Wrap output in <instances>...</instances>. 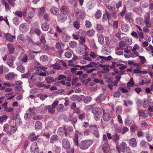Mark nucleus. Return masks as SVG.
<instances>
[{
	"label": "nucleus",
	"mask_w": 153,
	"mask_h": 153,
	"mask_svg": "<svg viewBox=\"0 0 153 153\" xmlns=\"http://www.w3.org/2000/svg\"><path fill=\"white\" fill-rule=\"evenodd\" d=\"M106 7L108 10L112 11L109 12L105 10V13H104L102 18V22H104L108 20V22L111 20L112 18L116 19L117 17V12L115 11V7L114 5H111L110 4H106Z\"/></svg>",
	"instance_id": "1"
},
{
	"label": "nucleus",
	"mask_w": 153,
	"mask_h": 153,
	"mask_svg": "<svg viewBox=\"0 0 153 153\" xmlns=\"http://www.w3.org/2000/svg\"><path fill=\"white\" fill-rule=\"evenodd\" d=\"M150 17L149 13L146 12L144 16V20H143V18L139 17L136 19V22L138 24L141 25H143L144 23L147 28H150L151 27V25L150 22Z\"/></svg>",
	"instance_id": "2"
},
{
	"label": "nucleus",
	"mask_w": 153,
	"mask_h": 153,
	"mask_svg": "<svg viewBox=\"0 0 153 153\" xmlns=\"http://www.w3.org/2000/svg\"><path fill=\"white\" fill-rule=\"evenodd\" d=\"M3 131L6 132V134L9 137L13 136V134L16 132L17 129V126H13L11 125L9 126L8 124L6 123L4 125Z\"/></svg>",
	"instance_id": "3"
},
{
	"label": "nucleus",
	"mask_w": 153,
	"mask_h": 153,
	"mask_svg": "<svg viewBox=\"0 0 153 153\" xmlns=\"http://www.w3.org/2000/svg\"><path fill=\"white\" fill-rule=\"evenodd\" d=\"M93 142L94 141L92 140H82L79 143V148L81 149L85 150L88 149Z\"/></svg>",
	"instance_id": "4"
},
{
	"label": "nucleus",
	"mask_w": 153,
	"mask_h": 153,
	"mask_svg": "<svg viewBox=\"0 0 153 153\" xmlns=\"http://www.w3.org/2000/svg\"><path fill=\"white\" fill-rule=\"evenodd\" d=\"M107 137L109 140L111 139L116 143H118L120 140V134L115 133L112 135L111 133H107Z\"/></svg>",
	"instance_id": "5"
},
{
	"label": "nucleus",
	"mask_w": 153,
	"mask_h": 153,
	"mask_svg": "<svg viewBox=\"0 0 153 153\" xmlns=\"http://www.w3.org/2000/svg\"><path fill=\"white\" fill-rule=\"evenodd\" d=\"M16 0H7L8 2L5 0L2 1V3L5 7V9L6 11L10 10V5L12 7H14L15 6L14 2Z\"/></svg>",
	"instance_id": "6"
},
{
	"label": "nucleus",
	"mask_w": 153,
	"mask_h": 153,
	"mask_svg": "<svg viewBox=\"0 0 153 153\" xmlns=\"http://www.w3.org/2000/svg\"><path fill=\"white\" fill-rule=\"evenodd\" d=\"M89 128L91 133L96 137L99 138V132L97 126L96 125H90Z\"/></svg>",
	"instance_id": "7"
},
{
	"label": "nucleus",
	"mask_w": 153,
	"mask_h": 153,
	"mask_svg": "<svg viewBox=\"0 0 153 153\" xmlns=\"http://www.w3.org/2000/svg\"><path fill=\"white\" fill-rule=\"evenodd\" d=\"M82 132H79L78 131L76 130L75 134L73 140L75 145L78 146L79 145L78 142L79 136L81 137L83 136Z\"/></svg>",
	"instance_id": "8"
},
{
	"label": "nucleus",
	"mask_w": 153,
	"mask_h": 153,
	"mask_svg": "<svg viewBox=\"0 0 153 153\" xmlns=\"http://www.w3.org/2000/svg\"><path fill=\"white\" fill-rule=\"evenodd\" d=\"M131 35L136 39L139 38V41L144 38L143 33L142 32H139L137 33L136 32L133 31L131 33Z\"/></svg>",
	"instance_id": "9"
},
{
	"label": "nucleus",
	"mask_w": 153,
	"mask_h": 153,
	"mask_svg": "<svg viewBox=\"0 0 153 153\" xmlns=\"http://www.w3.org/2000/svg\"><path fill=\"white\" fill-rule=\"evenodd\" d=\"M39 149L38 147L37 143L36 142H33L31 145L30 148V152L31 153H39Z\"/></svg>",
	"instance_id": "10"
},
{
	"label": "nucleus",
	"mask_w": 153,
	"mask_h": 153,
	"mask_svg": "<svg viewBox=\"0 0 153 153\" xmlns=\"http://www.w3.org/2000/svg\"><path fill=\"white\" fill-rule=\"evenodd\" d=\"M129 148L128 147H127L126 143L124 142L121 143L119 147H116L119 153H121V152H123L124 151H125Z\"/></svg>",
	"instance_id": "11"
},
{
	"label": "nucleus",
	"mask_w": 153,
	"mask_h": 153,
	"mask_svg": "<svg viewBox=\"0 0 153 153\" xmlns=\"http://www.w3.org/2000/svg\"><path fill=\"white\" fill-rule=\"evenodd\" d=\"M4 37L6 40L11 42H13L16 39L15 35H12L8 33H6L4 34Z\"/></svg>",
	"instance_id": "12"
},
{
	"label": "nucleus",
	"mask_w": 153,
	"mask_h": 153,
	"mask_svg": "<svg viewBox=\"0 0 153 153\" xmlns=\"http://www.w3.org/2000/svg\"><path fill=\"white\" fill-rule=\"evenodd\" d=\"M58 21L60 23H63L67 19V16L63 13H60L57 16Z\"/></svg>",
	"instance_id": "13"
},
{
	"label": "nucleus",
	"mask_w": 153,
	"mask_h": 153,
	"mask_svg": "<svg viewBox=\"0 0 153 153\" xmlns=\"http://www.w3.org/2000/svg\"><path fill=\"white\" fill-rule=\"evenodd\" d=\"M111 115L103 109L102 118L103 120L105 122H108L111 120Z\"/></svg>",
	"instance_id": "14"
},
{
	"label": "nucleus",
	"mask_w": 153,
	"mask_h": 153,
	"mask_svg": "<svg viewBox=\"0 0 153 153\" xmlns=\"http://www.w3.org/2000/svg\"><path fill=\"white\" fill-rule=\"evenodd\" d=\"M73 128L72 127L65 126V134L66 137L72 134L73 131Z\"/></svg>",
	"instance_id": "15"
},
{
	"label": "nucleus",
	"mask_w": 153,
	"mask_h": 153,
	"mask_svg": "<svg viewBox=\"0 0 153 153\" xmlns=\"http://www.w3.org/2000/svg\"><path fill=\"white\" fill-rule=\"evenodd\" d=\"M62 146L65 149H67L70 146V144L67 138L63 139L62 140Z\"/></svg>",
	"instance_id": "16"
},
{
	"label": "nucleus",
	"mask_w": 153,
	"mask_h": 153,
	"mask_svg": "<svg viewBox=\"0 0 153 153\" xmlns=\"http://www.w3.org/2000/svg\"><path fill=\"white\" fill-rule=\"evenodd\" d=\"M110 149V145L108 142L105 143L103 144L102 149L104 153H108Z\"/></svg>",
	"instance_id": "17"
},
{
	"label": "nucleus",
	"mask_w": 153,
	"mask_h": 153,
	"mask_svg": "<svg viewBox=\"0 0 153 153\" xmlns=\"http://www.w3.org/2000/svg\"><path fill=\"white\" fill-rule=\"evenodd\" d=\"M61 13H63L65 15L68 14L69 13V9L65 5H62L60 8Z\"/></svg>",
	"instance_id": "18"
},
{
	"label": "nucleus",
	"mask_w": 153,
	"mask_h": 153,
	"mask_svg": "<svg viewBox=\"0 0 153 153\" xmlns=\"http://www.w3.org/2000/svg\"><path fill=\"white\" fill-rule=\"evenodd\" d=\"M132 13L131 12L127 13L125 15V18L126 20L128 22L130 23L133 22V19L132 18Z\"/></svg>",
	"instance_id": "19"
},
{
	"label": "nucleus",
	"mask_w": 153,
	"mask_h": 153,
	"mask_svg": "<svg viewBox=\"0 0 153 153\" xmlns=\"http://www.w3.org/2000/svg\"><path fill=\"white\" fill-rule=\"evenodd\" d=\"M39 137V135H36L34 132H32L30 134L28 139L31 141L34 142L36 141Z\"/></svg>",
	"instance_id": "20"
},
{
	"label": "nucleus",
	"mask_w": 153,
	"mask_h": 153,
	"mask_svg": "<svg viewBox=\"0 0 153 153\" xmlns=\"http://www.w3.org/2000/svg\"><path fill=\"white\" fill-rule=\"evenodd\" d=\"M7 47L9 51V53L12 54L14 52L15 47H14L13 44L10 42L7 45Z\"/></svg>",
	"instance_id": "21"
},
{
	"label": "nucleus",
	"mask_w": 153,
	"mask_h": 153,
	"mask_svg": "<svg viewBox=\"0 0 153 153\" xmlns=\"http://www.w3.org/2000/svg\"><path fill=\"white\" fill-rule=\"evenodd\" d=\"M91 111L94 114H101L102 113V109L99 107H96L93 108Z\"/></svg>",
	"instance_id": "22"
},
{
	"label": "nucleus",
	"mask_w": 153,
	"mask_h": 153,
	"mask_svg": "<svg viewBox=\"0 0 153 153\" xmlns=\"http://www.w3.org/2000/svg\"><path fill=\"white\" fill-rule=\"evenodd\" d=\"M17 75L13 72L8 73L5 76L6 78L8 80H11L15 77L17 76Z\"/></svg>",
	"instance_id": "23"
},
{
	"label": "nucleus",
	"mask_w": 153,
	"mask_h": 153,
	"mask_svg": "<svg viewBox=\"0 0 153 153\" xmlns=\"http://www.w3.org/2000/svg\"><path fill=\"white\" fill-rule=\"evenodd\" d=\"M129 144L130 146L133 148L136 147L137 146V142L135 138H132L129 140Z\"/></svg>",
	"instance_id": "24"
},
{
	"label": "nucleus",
	"mask_w": 153,
	"mask_h": 153,
	"mask_svg": "<svg viewBox=\"0 0 153 153\" xmlns=\"http://www.w3.org/2000/svg\"><path fill=\"white\" fill-rule=\"evenodd\" d=\"M138 113L139 116L143 119H145L148 117V115L146 114L143 110H139Z\"/></svg>",
	"instance_id": "25"
},
{
	"label": "nucleus",
	"mask_w": 153,
	"mask_h": 153,
	"mask_svg": "<svg viewBox=\"0 0 153 153\" xmlns=\"http://www.w3.org/2000/svg\"><path fill=\"white\" fill-rule=\"evenodd\" d=\"M106 97L103 94H100L96 99L95 100L97 103H99L100 102L104 100Z\"/></svg>",
	"instance_id": "26"
},
{
	"label": "nucleus",
	"mask_w": 153,
	"mask_h": 153,
	"mask_svg": "<svg viewBox=\"0 0 153 153\" xmlns=\"http://www.w3.org/2000/svg\"><path fill=\"white\" fill-rule=\"evenodd\" d=\"M27 27V25L26 23H23L20 25L19 28L22 32H26L28 29Z\"/></svg>",
	"instance_id": "27"
},
{
	"label": "nucleus",
	"mask_w": 153,
	"mask_h": 153,
	"mask_svg": "<svg viewBox=\"0 0 153 153\" xmlns=\"http://www.w3.org/2000/svg\"><path fill=\"white\" fill-rule=\"evenodd\" d=\"M59 140L58 136L56 135H53L50 138V142L51 143H54Z\"/></svg>",
	"instance_id": "28"
},
{
	"label": "nucleus",
	"mask_w": 153,
	"mask_h": 153,
	"mask_svg": "<svg viewBox=\"0 0 153 153\" xmlns=\"http://www.w3.org/2000/svg\"><path fill=\"white\" fill-rule=\"evenodd\" d=\"M61 36L62 41L65 42H68L70 39V36L67 34L65 32L62 33Z\"/></svg>",
	"instance_id": "29"
},
{
	"label": "nucleus",
	"mask_w": 153,
	"mask_h": 153,
	"mask_svg": "<svg viewBox=\"0 0 153 153\" xmlns=\"http://www.w3.org/2000/svg\"><path fill=\"white\" fill-rule=\"evenodd\" d=\"M50 12L53 15L56 16L58 14L59 9L56 7L52 6L50 9Z\"/></svg>",
	"instance_id": "30"
},
{
	"label": "nucleus",
	"mask_w": 153,
	"mask_h": 153,
	"mask_svg": "<svg viewBox=\"0 0 153 153\" xmlns=\"http://www.w3.org/2000/svg\"><path fill=\"white\" fill-rule=\"evenodd\" d=\"M32 114V118L34 120H42L43 118L42 116L37 115L35 112H33Z\"/></svg>",
	"instance_id": "31"
},
{
	"label": "nucleus",
	"mask_w": 153,
	"mask_h": 153,
	"mask_svg": "<svg viewBox=\"0 0 153 153\" xmlns=\"http://www.w3.org/2000/svg\"><path fill=\"white\" fill-rule=\"evenodd\" d=\"M49 24L46 22H44L41 25L42 29L44 31H48L49 28Z\"/></svg>",
	"instance_id": "32"
},
{
	"label": "nucleus",
	"mask_w": 153,
	"mask_h": 153,
	"mask_svg": "<svg viewBox=\"0 0 153 153\" xmlns=\"http://www.w3.org/2000/svg\"><path fill=\"white\" fill-rule=\"evenodd\" d=\"M56 79L51 76H48L45 79L46 82L48 84H51L56 81Z\"/></svg>",
	"instance_id": "33"
},
{
	"label": "nucleus",
	"mask_w": 153,
	"mask_h": 153,
	"mask_svg": "<svg viewBox=\"0 0 153 153\" xmlns=\"http://www.w3.org/2000/svg\"><path fill=\"white\" fill-rule=\"evenodd\" d=\"M75 15L77 16L78 15L79 17H78L77 19L79 20H80L82 18V12L81 10L79 8H77L75 11Z\"/></svg>",
	"instance_id": "34"
},
{
	"label": "nucleus",
	"mask_w": 153,
	"mask_h": 153,
	"mask_svg": "<svg viewBox=\"0 0 153 153\" xmlns=\"http://www.w3.org/2000/svg\"><path fill=\"white\" fill-rule=\"evenodd\" d=\"M140 145L141 147L144 149L148 148L150 144L144 140L141 141L140 142Z\"/></svg>",
	"instance_id": "35"
},
{
	"label": "nucleus",
	"mask_w": 153,
	"mask_h": 153,
	"mask_svg": "<svg viewBox=\"0 0 153 153\" xmlns=\"http://www.w3.org/2000/svg\"><path fill=\"white\" fill-rule=\"evenodd\" d=\"M97 61L98 63H103L106 61V58L103 56H100L97 58Z\"/></svg>",
	"instance_id": "36"
},
{
	"label": "nucleus",
	"mask_w": 153,
	"mask_h": 153,
	"mask_svg": "<svg viewBox=\"0 0 153 153\" xmlns=\"http://www.w3.org/2000/svg\"><path fill=\"white\" fill-rule=\"evenodd\" d=\"M96 29L97 32L100 33H102L104 31V29L103 26L100 24H97Z\"/></svg>",
	"instance_id": "37"
},
{
	"label": "nucleus",
	"mask_w": 153,
	"mask_h": 153,
	"mask_svg": "<svg viewBox=\"0 0 153 153\" xmlns=\"http://www.w3.org/2000/svg\"><path fill=\"white\" fill-rule=\"evenodd\" d=\"M34 53H36L37 52L35 51H29L27 53V56L29 60H33L34 59Z\"/></svg>",
	"instance_id": "38"
},
{
	"label": "nucleus",
	"mask_w": 153,
	"mask_h": 153,
	"mask_svg": "<svg viewBox=\"0 0 153 153\" xmlns=\"http://www.w3.org/2000/svg\"><path fill=\"white\" fill-rule=\"evenodd\" d=\"M37 78H39L38 80L41 81L43 79V77L42 76L40 78L37 74H34L31 76L30 79H32L33 81H36L37 80Z\"/></svg>",
	"instance_id": "39"
},
{
	"label": "nucleus",
	"mask_w": 153,
	"mask_h": 153,
	"mask_svg": "<svg viewBox=\"0 0 153 153\" xmlns=\"http://www.w3.org/2000/svg\"><path fill=\"white\" fill-rule=\"evenodd\" d=\"M35 127L36 130H39L42 129V123L39 121H37L35 124Z\"/></svg>",
	"instance_id": "40"
},
{
	"label": "nucleus",
	"mask_w": 153,
	"mask_h": 153,
	"mask_svg": "<svg viewBox=\"0 0 153 153\" xmlns=\"http://www.w3.org/2000/svg\"><path fill=\"white\" fill-rule=\"evenodd\" d=\"M13 56H10L8 58L7 60V63L10 67L12 66L13 65Z\"/></svg>",
	"instance_id": "41"
},
{
	"label": "nucleus",
	"mask_w": 153,
	"mask_h": 153,
	"mask_svg": "<svg viewBox=\"0 0 153 153\" xmlns=\"http://www.w3.org/2000/svg\"><path fill=\"white\" fill-rule=\"evenodd\" d=\"M118 84L117 81H115L114 82H112L110 84L108 85V88L111 90L113 89L112 86H117Z\"/></svg>",
	"instance_id": "42"
},
{
	"label": "nucleus",
	"mask_w": 153,
	"mask_h": 153,
	"mask_svg": "<svg viewBox=\"0 0 153 153\" xmlns=\"http://www.w3.org/2000/svg\"><path fill=\"white\" fill-rule=\"evenodd\" d=\"M27 43L28 45H30L31 47H34V42L29 36L27 37Z\"/></svg>",
	"instance_id": "43"
},
{
	"label": "nucleus",
	"mask_w": 153,
	"mask_h": 153,
	"mask_svg": "<svg viewBox=\"0 0 153 153\" xmlns=\"http://www.w3.org/2000/svg\"><path fill=\"white\" fill-rule=\"evenodd\" d=\"M95 33L94 30L93 29H90L87 31V35L89 37H92L93 36Z\"/></svg>",
	"instance_id": "44"
},
{
	"label": "nucleus",
	"mask_w": 153,
	"mask_h": 153,
	"mask_svg": "<svg viewBox=\"0 0 153 153\" xmlns=\"http://www.w3.org/2000/svg\"><path fill=\"white\" fill-rule=\"evenodd\" d=\"M130 129L131 132L134 133L137 130L138 127L135 124H133L131 126Z\"/></svg>",
	"instance_id": "45"
},
{
	"label": "nucleus",
	"mask_w": 153,
	"mask_h": 153,
	"mask_svg": "<svg viewBox=\"0 0 153 153\" xmlns=\"http://www.w3.org/2000/svg\"><path fill=\"white\" fill-rule=\"evenodd\" d=\"M77 19L73 23V26L77 30L79 29L80 27V22L78 21Z\"/></svg>",
	"instance_id": "46"
},
{
	"label": "nucleus",
	"mask_w": 153,
	"mask_h": 153,
	"mask_svg": "<svg viewBox=\"0 0 153 153\" xmlns=\"http://www.w3.org/2000/svg\"><path fill=\"white\" fill-rule=\"evenodd\" d=\"M17 40L19 42L23 43L25 41V39L23 35L20 34L18 37Z\"/></svg>",
	"instance_id": "47"
},
{
	"label": "nucleus",
	"mask_w": 153,
	"mask_h": 153,
	"mask_svg": "<svg viewBox=\"0 0 153 153\" xmlns=\"http://www.w3.org/2000/svg\"><path fill=\"white\" fill-rule=\"evenodd\" d=\"M77 0H68V3L70 4L73 5L74 7H77L78 4L77 2Z\"/></svg>",
	"instance_id": "48"
},
{
	"label": "nucleus",
	"mask_w": 153,
	"mask_h": 153,
	"mask_svg": "<svg viewBox=\"0 0 153 153\" xmlns=\"http://www.w3.org/2000/svg\"><path fill=\"white\" fill-rule=\"evenodd\" d=\"M53 149L55 153H60L61 152V149L60 147L56 145L54 146Z\"/></svg>",
	"instance_id": "49"
},
{
	"label": "nucleus",
	"mask_w": 153,
	"mask_h": 153,
	"mask_svg": "<svg viewBox=\"0 0 153 153\" xmlns=\"http://www.w3.org/2000/svg\"><path fill=\"white\" fill-rule=\"evenodd\" d=\"M65 126L63 127H60L57 131V132L60 135H62L65 134Z\"/></svg>",
	"instance_id": "50"
},
{
	"label": "nucleus",
	"mask_w": 153,
	"mask_h": 153,
	"mask_svg": "<svg viewBox=\"0 0 153 153\" xmlns=\"http://www.w3.org/2000/svg\"><path fill=\"white\" fill-rule=\"evenodd\" d=\"M45 11V8L44 7H42L39 9L38 11V15L39 16H42L44 14Z\"/></svg>",
	"instance_id": "51"
},
{
	"label": "nucleus",
	"mask_w": 153,
	"mask_h": 153,
	"mask_svg": "<svg viewBox=\"0 0 153 153\" xmlns=\"http://www.w3.org/2000/svg\"><path fill=\"white\" fill-rule=\"evenodd\" d=\"M16 69L22 73H24L25 71V68L22 65H20L18 66Z\"/></svg>",
	"instance_id": "52"
},
{
	"label": "nucleus",
	"mask_w": 153,
	"mask_h": 153,
	"mask_svg": "<svg viewBox=\"0 0 153 153\" xmlns=\"http://www.w3.org/2000/svg\"><path fill=\"white\" fill-rule=\"evenodd\" d=\"M51 66L53 67L54 69L56 70L61 69L62 68H63L62 67V66L59 65V64L57 62H56L54 64L52 65Z\"/></svg>",
	"instance_id": "53"
},
{
	"label": "nucleus",
	"mask_w": 153,
	"mask_h": 153,
	"mask_svg": "<svg viewBox=\"0 0 153 153\" xmlns=\"http://www.w3.org/2000/svg\"><path fill=\"white\" fill-rule=\"evenodd\" d=\"M152 112H153V107L152 106L149 105L148 108V113L150 117H152L153 115L152 113Z\"/></svg>",
	"instance_id": "54"
},
{
	"label": "nucleus",
	"mask_w": 153,
	"mask_h": 153,
	"mask_svg": "<svg viewBox=\"0 0 153 153\" xmlns=\"http://www.w3.org/2000/svg\"><path fill=\"white\" fill-rule=\"evenodd\" d=\"M102 13L100 10H98L95 15V17L97 19H99L101 17Z\"/></svg>",
	"instance_id": "55"
},
{
	"label": "nucleus",
	"mask_w": 153,
	"mask_h": 153,
	"mask_svg": "<svg viewBox=\"0 0 153 153\" xmlns=\"http://www.w3.org/2000/svg\"><path fill=\"white\" fill-rule=\"evenodd\" d=\"M124 123L126 126H130L132 124V121L128 117H127L125 119Z\"/></svg>",
	"instance_id": "56"
},
{
	"label": "nucleus",
	"mask_w": 153,
	"mask_h": 153,
	"mask_svg": "<svg viewBox=\"0 0 153 153\" xmlns=\"http://www.w3.org/2000/svg\"><path fill=\"white\" fill-rule=\"evenodd\" d=\"M134 83L132 78L130 79L129 82L127 83V86L128 87H133L134 86Z\"/></svg>",
	"instance_id": "57"
},
{
	"label": "nucleus",
	"mask_w": 153,
	"mask_h": 153,
	"mask_svg": "<svg viewBox=\"0 0 153 153\" xmlns=\"http://www.w3.org/2000/svg\"><path fill=\"white\" fill-rule=\"evenodd\" d=\"M13 21L14 24L16 25H18L20 22L19 18L18 17L14 18Z\"/></svg>",
	"instance_id": "58"
},
{
	"label": "nucleus",
	"mask_w": 153,
	"mask_h": 153,
	"mask_svg": "<svg viewBox=\"0 0 153 153\" xmlns=\"http://www.w3.org/2000/svg\"><path fill=\"white\" fill-rule=\"evenodd\" d=\"M104 37L102 35H100L98 38V41L99 43L101 44H103L104 43Z\"/></svg>",
	"instance_id": "59"
},
{
	"label": "nucleus",
	"mask_w": 153,
	"mask_h": 153,
	"mask_svg": "<svg viewBox=\"0 0 153 153\" xmlns=\"http://www.w3.org/2000/svg\"><path fill=\"white\" fill-rule=\"evenodd\" d=\"M9 142V140L8 139V137H5L3 138L2 141V143L3 145L7 146V144Z\"/></svg>",
	"instance_id": "60"
},
{
	"label": "nucleus",
	"mask_w": 153,
	"mask_h": 153,
	"mask_svg": "<svg viewBox=\"0 0 153 153\" xmlns=\"http://www.w3.org/2000/svg\"><path fill=\"white\" fill-rule=\"evenodd\" d=\"M85 25L86 27L88 28H90L92 26V25L89 20H86L85 22Z\"/></svg>",
	"instance_id": "61"
},
{
	"label": "nucleus",
	"mask_w": 153,
	"mask_h": 153,
	"mask_svg": "<svg viewBox=\"0 0 153 153\" xmlns=\"http://www.w3.org/2000/svg\"><path fill=\"white\" fill-rule=\"evenodd\" d=\"M78 35L79 37L85 36V31L82 29H80L78 31Z\"/></svg>",
	"instance_id": "62"
},
{
	"label": "nucleus",
	"mask_w": 153,
	"mask_h": 153,
	"mask_svg": "<svg viewBox=\"0 0 153 153\" xmlns=\"http://www.w3.org/2000/svg\"><path fill=\"white\" fill-rule=\"evenodd\" d=\"M121 29L123 31L127 32L128 30V27L126 24H123L121 26Z\"/></svg>",
	"instance_id": "63"
},
{
	"label": "nucleus",
	"mask_w": 153,
	"mask_h": 153,
	"mask_svg": "<svg viewBox=\"0 0 153 153\" xmlns=\"http://www.w3.org/2000/svg\"><path fill=\"white\" fill-rule=\"evenodd\" d=\"M64 107L63 104H59L57 105L56 109L58 112H62Z\"/></svg>",
	"instance_id": "64"
}]
</instances>
